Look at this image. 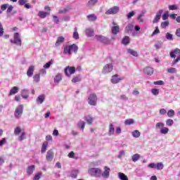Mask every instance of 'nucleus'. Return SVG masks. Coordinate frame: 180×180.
<instances>
[{"mask_svg": "<svg viewBox=\"0 0 180 180\" xmlns=\"http://www.w3.org/2000/svg\"><path fill=\"white\" fill-rule=\"evenodd\" d=\"M171 58H176L172 63V65H175V64L179 63L180 61V49L176 48L174 51L170 52ZM177 57V58H176Z\"/></svg>", "mask_w": 180, "mask_h": 180, "instance_id": "f257e3e1", "label": "nucleus"}, {"mask_svg": "<svg viewBox=\"0 0 180 180\" xmlns=\"http://www.w3.org/2000/svg\"><path fill=\"white\" fill-rule=\"evenodd\" d=\"M71 51H74V53L77 54L78 51V46H77L75 44L65 46L63 49V54H71Z\"/></svg>", "mask_w": 180, "mask_h": 180, "instance_id": "f03ea898", "label": "nucleus"}, {"mask_svg": "<svg viewBox=\"0 0 180 180\" xmlns=\"http://www.w3.org/2000/svg\"><path fill=\"white\" fill-rule=\"evenodd\" d=\"M88 173L91 176H96L97 178H100V176H102V170L99 168L96 167H92L89 169Z\"/></svg>", "mask_w": 180, "mask_h": 180, "instance_id": "7ed1b4c3", "label": "nucleus"}, {"mask_svg": "<svg viewBox=\"0 0 180 180\" xmlns=\"http://www.w3.org/2000/svg\"><path fill=\"white\" fill-rule=\"evenodd\" d=\"M87 101L89 105H91V106H96V102H98V96H96L95 93H92L89 95Z\"/></svg>", "mask_w": 180, "mask_h": 180, "instance_id": "20e7f679", "label": "nucleus"}, {"mask_svg": "<svg viewBox=\"0 0 180 180\" xmlns=\"http://www.w3.org/2000/svg\"><path fill=\"white\" fill-rule=\"evenodd\" d=\"M22 115H23V105H19L16 107L14 116L15 119H20L22 117Z\"/></svg>", "mask_w": 180, "mask_h": 180, "instance_id": "39448f33", "label": "nucleus"}, {"mask_svg": "<svg viewBox=\"0 0 180 180\" xmlns=\"http://www.w3.org/2000/svg\"><path fill=\"white\" fill-rule=\"evenodd\" d=\"M156 129H161L160 133L161 134H167L168 131H169V129L166 127H164V122H158L155 125Z\"/></svg>", "mask_w": 180, "mask_h": 180, "instance_id": "423d86ee", "label": "nucleus"}, {"mask_svg": "<svg viewBox=\"0 0 180 180\" xmlns=\"http://www.w3.org/2000/svg\"><path fill=\"white\" fill-rule=\"evenodd\" d=\"M11 43H13L17 46H22V39H20V37L19 36L18 32L14 33L13 40H11Z\"/></svg>", "mask_w": 180, "mask_h": 180, "instance_id": "0eeeda50", "label": "nucleus"}, {"mask_svg": "<svg viewBox=\"0 0 180 180\" xmlns=\"http://www.w3.org/2000/svg\"><path fill=\"white\" fill-rule=\"evenodd\" d=\"M113 71V64L108 63L106 64L102 70L103 74H109V72H112Z\"/></svg>", "mask_w": 180, "mask_h": 180, "instance_id": "6e6552de", "label": "nucleus"}, {"mask_svg": "<svg viewBox=\"0 0 180 180\" xmlns=\"http://www.w3.org/2000/svg\"><path fill=\"white\" fill-rule=\"evenodd\" d=\"M119 11H120L119 6H113L105 12V15H116L119 13Z\"/></svg>", "mask_w": 180, "mask_h": 180, "instance_id": "1a4fd4ad", "label": "nucleus"}, {"mask_svg": "<svg viewBox=\"0 0 180 180\" xmlns=\"http://www.w3.org/2000/svg\"><path fill=\"white\" fill-rule=\"evenodd\" d=\"M65 74L68 77L75 74V67L67 66L65 69Z\"/></svg>", "mask_w": 180, "mask_h": 180, "instance_id": "9d476101", "label": "nucleus"}, {"mask_svg": "<svg viewBox=\"0 0 180 180\" xmlns=\"http://www.w3.org/2000/svg\"><path fill=\"white\" fill-rule=\"evenodd\" d=\"M113 26L111 28V33L112 34H119L120 33V27L116 24V22H112Z\"/></svg>", "mask_w": 180, "mask_h": 180, "instance_id": "9b49d317", "label": "nucleus"}, {"mask_svg": "<svg viewBox=\"0 0 180 180\" xmlns=\"http://www.w3.org/2000/svg\"><path fill=\"white\" fill-rule=\"evenodd\" d=\"M123 79H124V77H119V75L117 74L112 76L110 81L112 84H119V82L123 81Z\"/></svg>", "mask_w": 180, "mask_h": 180, "instance_id": "f8f14e48", "label": "nucleus"}, {"mask_svg": "<svg viewBox=\"0 0 180 180\" xmlns=\"http://www.w3.org/2000/svg\"><path fill=\"white\" fill-rule=\"evenodd\" d=\"M96 39L98 41H101V43H103L104 44H109V39L105 37L102 35H96Z\"/></svg>", "mask_w": 180, "mask_h": 180, "instance_id": "ddd939ff", "label": "nucleus"}, {"mask_svg": "<svg viewBox=\"0 0 180 180\" xmlns=\"http://www.w3.org/2000/svg\"><path fill=\"white\" fill-rule=\"evenodd\" d=\"M109 175H110V168L108 166L104 167V171L101 173V176L103 178H109Z\"/></svg>", "mask_w": 180, "mask_h": 180, "instance_id": "4468645a", "label": "nucleus"}, {"mask_svg": "<svg viewBox=\"0 0 180 180\" xmlns=\"http://www.w3.org/2000/svg\"><path fill=\"white\" fill-rule=\"evenodd\" d=\"M143 72L147 75H153L154 74V69L151 67H146L143 69Z\"/></svg>", "mask_w": 180, "mask_h": 180, "instance_id": "2eb2a0df", "label": "nucleus"}, {"mask_svg": "<svg viewBox=\"0 0 180 180\" xmlns=\"http://www.w3.org/2000/svg\"><path fill=\"white\" fill-rule=\"evenodd\" d=\"M34 72V65H31L28 68L27 71V75L29 77H33V73Z\"/></svg>", "mask_w": 180, "mask_h": 180, "instance_id": "dca6fc26", "label": "nucleus"}, {"mask_svg": "<svg viewBox=\"0 0 180 180\" xmlns=\"http://www.w3.org/2000/svg\"><path fill=\"white\" fill-rule=\"evenodd\" d=\"M162 10H159L158 13H156V15L153 20V23H158V20L161 19V15H162Z\"/></svg>", "mask_w": 180, "mask_h": 180, "instance_id": "f3484780", "label": "nucleus"}, {"mask_svg": "<svg viewBox=\"0 0 180 180\" xmlns=\"http://www.w3.org/2000/svg\"><path fill=\"white\" fill-rule=\"evenodd\" d=\"M35 168H36V167L34 166V165H30L27 167V174L28 176H30V175L33 174V172L34 171Z\"/></svg>", "mask_w": 180, "mask_h": 180, "instance_id": "a211bd4d", "label": "nucleus"}, {"mask_svg": "<svg viewBox=\"0 0 180 180\" xmlns=\"http://www.w3.org/2000/svg\"><path fill=\"white\" fill-rule=\"evenodd\" d=\"M53 158H54V153L51 150H48L46 153V160L51 162L53 161Z\"/></svg>", "mask_w": 180, "mask_h": 180, "instance_id": "6ab92c4d", "label": "nucleus"}, {"mask_svg": "<svg viewBox=\"0 0 180 180\" xmlns=\"http://www.w3.org/2000/svg\"><path fill=\"white\" fill-rule=\"evenodd\" d=\"M65 41V39L63 37H58L55 44V46L56 47H58V46H60V44H63V43H64Z\"/></svg>", "mask_w": 180, "mask_h": 180, "instance_id": "aec40b11", "label": "nucleus"}, {"mask_svg": "<svg viewBox=\"0 0 180 180\" xmlns=\"http://www.w3.org/2000/svg\"><path fill=\"white\" fill-rule=\"evenodd\" d=\"M49 15H50V12L39 11L38 13V16H39L41 19H44Z\"/></svg>", "mask_w": 180, "mask_h": 180, "instance_id": "412c9836", "label": "nucleus"}, {"mask_svg": "<svg viewBox=\"0 0 180 180\" xmlns=\"http://www.w3.org/2000/svg\"><path fill=\"white\" fill-rule=\"evenodd\" d=\"M122 43L124 44V46H127V44H130V37L128 36H125L122 39Z\"/></svg>", "mask_w": 180, "mask_h": 180, "instance_id": "4be33fe9", "label": "nucleus"}, {"mask_svg": "<svg viewBox=\"0 0 180 180\" xmlns=\"http://www.w3.org/2000/svg\"><path fill=\"white\" fill-rule=\"evenodd\" d=\"M49 146V142L48 141H44L42 144V146H41V153L42 154H44V153L46 151H47V146Z\"/></svg>", "mask_w": 180, "mask_h": 180, "instance_id": "5701e85b", "label": "nucleus"}, {"mask_svg": "<svg viewBox=\"0 0 180 180\" xmlns=\"http://www.w3.org/2000/svg\"><path fill=\"white\" fill-rule=\"evenodd\" d=\"M63 79V75H61V74L58 73L55 77H54V82H56V84H58V82H60V81H62Z\"/></svg>", "mask_w": 180, "mask_h": 180, "instance_id": "b1692460", "label": "nucleus"}, {"mask_svg": "<svg viewBox=\"0 0 180 180\" xmlns=\"http://www.w3.org/2000/svg\"><path fill=\"white\" fill-rule=\"evenodd\" d=\"M86 18L89 22H95V20H96L97 19L96 15H95V14L88 15Z\"/></svg>", "mask_w": 180, "mask_h": 180, "instance_id": "393cba45", "label": "nucleus"}, {"mask_svg": "<svg viewBox=\"0 0 180 180\" xmlns=\"http://www.w3.org/2000/svg\"><path fill=\"white\" fill-rule=\"evenodd\" d=\"M108 133L110 136H112V134H115V126L113 125V124H110Z\"/></svg>", "mask_w": 180, "mask_h": 180, "instance_id": "a878e982", "label": "nucleus"}, {"mask_svg": "<svg viewBox=\"0 0 180 180\" xmlns=\"http://www.w3.org/2000/svg\"><path fill=\"white\" fill-rule=\"evenodd\" d=\"M84 120L87 122L88 124H92L94 122V117H91V115L85 116Z\"/></svg>", "mask_w": 180, "mask_h": 180, "instance_id": "bb28decb", "label": "nucleus"}, {"mask_svg": "<svg viewBox=\"0 0 180 180\" xmlns=\"http://www.w3.org/2000/svg\"><path fill=\"white\" fill-rule=\"evenodd\" d=\"M18 91H19V88L18 86H13L9 92V95H15V94H18Z\"/></svg>", "mask_w": 180, "mask_h": 180, "instance_id": "cd10ccee", "label": "nucleus"}, {"mask_svg": "<svg viewBox=\"0 0 180 180\" xmlns=\"http://www.w3.org/2000/svg\"><path fill=\"white\" fill-rule=\"evenodd\" d=\"M94 30H92L91 28H88L86 30V34L89 37H92V36H94Z\"/></svg>", "mask_w": 180, "mask_h": 180, "instance_id": "c85d7f7f", "label": "nucleus"}, {"mask_svg": "<svg viewBox=\"0 0 180 180\" xmlns=\"http://www.w3.org/2000/svg\"><path fill=\"white\" fill-rule=\"evenodd\" d=\"M131 160L133 162H137L140 160V155L139 153H136L131 157Z\"/></svg>", "mask_w": 180, "mask_h": 180, "instance_id": "c756f323", "label": "nucleus"}, {"mask_svg": "<svg viewBox=\"0 0 180 180\" xmlns=\"http://www.w3.org/2000/svg\"><path fill=\"white\" fill-rule=\"evenodd\" d=\"M118 176L120 180H129V178L127 177V176H126V174H124V173H122V172L118 173Z\"/></svg>", "mask_w": 180, "mask_h": 180, "instance_id": "7c9ffc66", "label": "nucleus"}, {"mask_svg": "<svg viewBox=\"0 0 180 180\" xmlns=\"http://www.w3.org/2000/svg\"><path fill=\"white\" fill-rule=\"evenodd\" d=\"M45 98H46V97L44 96V95H40L37 98V102H39V103H43V102H44Z\"/></svg>", "mask_w": 180, "mask_h": 180, "instance_id": "2f4dec72", "label": "nucleus"}, {"mask_svg": "<svg viewBox=\"0 0 180 180\" xmlns=\"http://www.w3.org/2000/svg\"><path fill=\"white\" fill-rule=\"evenodd\" d=\"M128 53L131 56H134V57H139V53H137V51L133 49H128Z\"/></svg>", "mask_w": 180, "mask_h": 180, "instance_id": "473e14b6", "label": "nucleus"}, {"mask_svg": "<svg viewBox=\"0 0 180 180\" xmlns=\"http://www.w3.org/2000/svg\"><path fill=\"white\" fill-rule=\"evenodd\" d=\"M134 124V120L133 119H128L124 121V124L126 126H129L130 124Z\"/></svg>", "mask_w": 180, "mask_h": 180, "instance_id": "72a5a7b5", "label": "nucleus"}, {"mask_svg": "<svg viewBox=\"0 0 180 180\" xmlns=\"http://www.w3.org/2000/svg\"><path fill=\"white\" fill-rule=\"evenodd\" d=\"M140 134H141V133L139 132V130H134V131L132 132V136H133V137H134L135 139H139V137H140Z\"/></svg>", "mask_w": 180, "mask_h": 180, "instance_id": "f704fd0d", "label": "nucleus"}, {"mask_svg": "<svg viewBox=\"0 0 180 180\" xmlns=\"http://www.w3.org/2000/svg\"><path fill=\"white\" fill-rule=\"evenodd\" d=\"M21 132H22V128L20 127H17L14 129V134H15V136H18Z\"/></svg>", "mask_w": 180, "mask_h": 180, "instance_id": "c9c22d12", "label": "nucleus"}, {"mask_svg": "<svg viewBox=\"0 0 180 180\" xmlns=\"http://www.w3.org/2000/svg\"><path fill=\"white\" fill-rule=\"evenodd\" d=\"M73 39H75V40H78V39H79V34L77 31V27L75 28V31L73 32Z\"/></svg>", "mask_w": 180, "mask_h": 180, "instance_id": "e433bc0d", "label": "nucleus"}, {"mask_svg": "<svg viewBox=\"0 0 180 180\" xmlns=\"http://www.w3.org/2000/svg\"><path fill=\"white\" fill-rule=\"evenodd\" d=\"M133 30V25L129 24L125 27V32L129 33Z\"/></svg>", "mask_w": 180, "mask_h": 180, "instance_id": "4c0bfd02", "label": "nucleus"}, {"mask_svg": "<svg viewBox=\"0 0 180 180\" xmlns=\"http://www.w3.org/2000/svg\"><path fill=\"white\" fill-rule=\"evenodd\" d=\"M77 126L79 129H82V130L84 131V129H85V122L82 121L79 123L77 124Z\"/></svg>", "mask_w": 180, "mask_h": 180, "instance_id": "58836bf2", "label": "nucleus"}, {"mask_svg": "<svg viewBox=\"0 0 180 180\" xmlns=\"http://www.w3.org/2000/svg\"><path fill=\"white\" fill-rule=\"evenodd\" d=\"M156 168L158 171H161V169H164V164H162V162L157 163Z\"/></svg>", "mask_w": 180, "mask_h": 180, "instance_id": "ea45409f", "label": "nucleus"}, {"mask_svg": "<svg viewBox=\"0 0 180 180\" xmlns=\"http://www.w3.org/2000/svg\"><path fill=\"white\" fill-rule=\"evenodd\" d=\"M167 116L168 117H174L175 116V111L174 110H169L167 112Z\"/></svg>", "mask_w": 180, "mask_h": 180, "instance_id": "a19ab883", "label": "nucleus"}, {"mask_svg": "<svg viewBox=\"0 0 180 180\" xmlns=\"http://www.w3.org/2000/svg\"><path fill=\"white\" fill-rule=\"evenodd\" d=\"M167 72H169V74H175L176 72V69L175 68H167Z\"/></svg>", "mask_w": 180, "mask_h": 180, "instance_id": "79ce46f5", "label": "nucleus"}, {"mask_svg": "<svg viewBox=\"0 0 180 180\" xmlns=\"http://www.w3.org/2000/svg\"><path fill=\"white\" fill-rule=\"evenodd\" d=\"M25 139H26V132L22 131L20 136H19V140L20 141H22V140H25Z\"/></svg>", "mask_w": 180, "mask_h": 180, "instance_id": "37998d69", "label": "nucleus"}, {"mask_svg": "<svg viewBox=\"0 0 180 180\" xmlns=\"http://www.w3.org/2000/svg\"><path fill=\"white\" fill-rule=\"evenodd\" d=\"M178 10V6L176 4L169 6V11H176Z\"/></svg>", "mask_w": 180, "mask_h": 180, "instance_id": "c03bdc74", "label": "nucleus"}, {"mask_svg": "<svg viewBox=\"0 0 180 180\" xmlns=\"http://www.w3.org/2000/svg\"><path fill=\"white\" fill-rule=\"evenodd\" d=\"M68 157L69 158H75V160H78V157H75V153L74 151H71L68 155Z\"/></svg>", "mask_w": 180, "mask_h": 180, "instance_id": "a18cd8bd", "label": "nucleus"}, {"mask_svg": "<svg viewBox=\"0 0 180 180\" xmlns=\"http://www.w3.org/2000/svg\"><path fill=\"white\" fill-rule=\"evenodd\" d=\"M34 82H40V74H37L34 77Z\"/></svg>", "mask_w": 180, "mask_h": 180, "instance_id": "49530a36", "label": "nucleus"}, {"mask_svg": "<svg viewBox=\"0 0 180 180\" xmlns=\"http://www.w3.org/2000/svg\"><path fill=\"white\" fill-rule=\"evenodd\" d=\"M96 2H98V0H90L88 2L87 6H94V5H95L96 4Z\"/></svg>", "mask_w": 180, "mask_h": 180, "instance_id": "de8ad7c7", "label": "nucleus"}, {"mask_svg": "<svg viewBox=\"0 0 180 180\" xmlns=\"http://www.w3.org/2000/svg\"><path fill=\"white\" fill-rule=\"evenodd\" d=\"M79 81H81V77H75L72 79V82L73 84H75L77 82H79Z\"/></svg>", "mask_w": 180, "mask_h": 180, "instance_id": "09e8293b", "label": "nucleus"}, {"mask_svg": "<svg viewBox=\"0 0 180 180\" xmlns=\"http://www.w3.org/2000/svg\"><path fill=\"white\" fill-rule=\"evenodd\" d=\"M169 25V21H165L161 23V27L162 29H165L168 25Z\"/></svg>", "mask_w": 180, "mask_h": 180, "instance_id": "8fccbe9b", "label": "nucleus"}, {"mask_svg": "<svg viewBox=\"0 0 180 180\" xmlns=\"http://www.w3.org/2000/svg\"><path fill=\"white\" fill-rule=\"evenodd\" d=\"M22 97L25 99H27L29 98V94H27V91L24 90L22 93Z\"/></svg>", "mask_w": 180, "mask_h": 180, "instance_id": "3c124183", "label": "nucleus"}, {"mask_svg": "<svg viewBox=\"0 0 180 180\" xmlns=\"http://www.w3.org/2000/svg\"><path fill=\"white\" fill-rule=\"evenodd\" d=\"M42 173L41 172H38L37 174H35L34 177V180H39L40 178H41Z\"/></svg>", "mask_w": 180, "mask_h": 180, "instance_id": "603ef678", "label": "nucleus"}, {"mask_svg": "<svg viewBox=\"0 0 180 180\" xmlns=\"http://www.w3.org/2000/svg\"><path fill=\"white\" fill-rule=\"evenodd\" d=\"M166 124L167 126H172V124H174V120H172V119H168L167 121H166Z\"/></svg>", "mask_w": 180, "mask_h": 180, "instance_id": "864d4df0", "label": "nucleus"}, {"mask_svg": "<svg viewBox=\"0 0 180 180\" xmlns=\"http://www.w3.org/2000/svg\"><path fill=\"white\" fill-rule=\"evenodd\" d=\"M51 64H53V59H51L49 62H48L47 63H46L44 65V68H50V66L51 65Z\"/></svg>", "mask_w": 180, "mask_h": 180, "instance_id": "5fc2aeb1", "label": "nucleus"}, {"mask_svg": "<svg viewBox=\"0 0 180 180\" xmlns=\"http://www.w3.org/2000/svg\"><path fill=\"white\" fill-rule=\"evenodd\" d=\"M160 34V28H158V27H156L155 30L153 31L152 34V37L155 36V34Z\"/></svg>", "mask_w": 180, "mask_h": 180, "instance_id": "6e6d98bb", "label": "nucleus"}, {"mask_svg": "<svg viewBox=\"0 0 180 180\" xmlns=\"http://www.w3.org/2000/svg\"><path fill=\"white\" fill-rule=\"evenodd\" d=\"M151 92L153 95H158L160 94V90L158 89H153Z\"/></svg>", "mask_w": 180, "mask_h": 180, "instance_id": "4d7b16f0", "label": "nucleus"}, {"mask_svg": "<svg viewBox=\"0 0 180 180\" xmlns=\"http://www.w3.org/2000/svg\"><path fill=\"white\" fill-rule=\"evenodd\" d=\"M169 17V15L168 14V12H166L163 15H162V20H167V19H168V18Z\"/></svg>", "mask_w": 180, "mask_h": 180, "instance_id": "13d9d810", "label": "nucleus"}, {"mask_svg": "<svg viewBox=\"0 0 180 180\" xmlns=\"http://www.w3.org/2000/svg\"><path fill=\"white\" fill-rule=\"evenodd\" d=\"M166 39H167V40H173L172 34H170L169 32H167L166 34Z\"/></svg>", "mask_w": 180, "mask_h": 180, "instance_id": "bf43d9fd", "label": "nucleus"}, {"mask_svg": "<svg viewBox=\"0 0 180 180\" xmlns=\"http://www.w3.org/2000/svg\"><path fill=\"white\" fill-rule=\"evenodd\" d=\"M154 85H164V81L158 80L153 82Z\"/></svg>", "mask_w": 180, "mask_h": 180, "instance_id": "052dcab7", "label": "nucleus"}, {"mask_svg": "<svg viewBox=\"0 0 180 180\" xmlns=\"http://www.w3.org/2000/svg\"><path fill=\"white\" fill-rule=\"evenodd\" d=\"M135 15L134 11H131L128 13L127 15V18L128 19H131V18H133V16Z\"/></svg>", "mask_w": 180, "mask_h": 180, "instance_id": "680f3d73", "label": "nucleus"}, {"mask_svg": "<svg viewBox=\"0 0 180 180\" xmlns=\"http://www.w3.org/2000/svg\"><path fill=\"white\" fill-rule=\"evenodd\" d=\"M8 6H9V4H8L1 5V11H6V8H8Z\"/></svg>", "mask_w": 180, "mask_h": 180, "instance_id": "e2e57ef3", "label": "nucleus"}, {"mask_svg": "<svg viewBox=\"0 0 180 180\" xmlns=\"http://www.w3.org/2000/svg\"><path fill=\"white\" fill-rule=\"evenodd\" d=\"M26 2H27V1H26V0H18V4L21 6H23V5H25Z\"/></svg>", "mask_w": 180, "mask_h": 180, "instance_id": "0e129e2a", "label": "nucleus"}, {"mask_svg": "<svg viewBox=\"0 0 180 180\" xmlns=\"http://www.w3.org/2000/svg\"><path fill=\"white\" fill-rule=\"evenodd\" d=\"M53 18L55 23L60 22V20L58 19V17H57L56 15H53Z\"/></svg>", "mask_w": 180, "mask_h": 180, "instance_id": "69168bd1", "label": "nucleus"}, {"mask_svg": "<svg viewBox=\"0 0 180 180\" xmlns=\"http://www.w3.org/2000/svg\"><path fill=\"white\" fill-rule=\"evenodd\" d=\"M5 143H6V139L3 138L1 140H0V147H2Z\"/></svg>", "mask_w": 180, "mask_h": 180, "instance_id": "338daca9", "label": "nucleus"}, {"mask_svg": "<svg viewBox=\"0 0 180 180\" xmlns=\"http://www.w3.org/2000/svg\"><path fill=\"white\" fill-rule=\"evenodd\" d=\"M167 113V110L162 108L160 110V115H166Z\"/></svg>", "mask_w": 180, "mask_h": 180, "instance_id": "774afa93", "label": "nucleus"}]
</instances>
